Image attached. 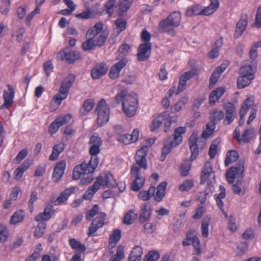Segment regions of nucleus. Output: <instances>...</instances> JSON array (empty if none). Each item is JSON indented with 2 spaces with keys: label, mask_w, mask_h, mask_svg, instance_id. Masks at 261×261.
Returning a JSON list of instances; mask_svg holds the SVG:
<instances>
[{
  "label": "nucleus",
  "mask_w": 261,
  "mask_h": 261,
  "mask_svg": "<svg viewBox=\"0 0 261 261\" xmlns=\"http://www.w3.org/2000/svg\"><path fill=\"white\" fill-rule=\"evenodd\" d=\"M99 206L97 204H95L92 208L86 212L85 214V218L90 221L96 215H98Z\"/></svg>",
  "instance_id": "53"
},
{
  "label": "nucleus",
  "mask_w": 261,
  "mask_h": 261,
  "mask_svg": "<svg viewBox=\"0 0 261 261\" xmlns=\"http://www.w3.org/2000/svg\"><path fill=\"white\" fill-rule=\"evenodd\" d=\"M212 174H214V176L215 177L214 173L213 171L212 164L210 162H207L205 163L203 167V170L200 177V184L201 185L204 184L206 182L209 176Z\"/></svg>",
  "instance_id": "28"
},
{
  "label": "nucleus",
  "mask_w": 261,
  "mask_h": 261,
  "mask_svg": "<svg viewBox=\"0 0 261 261\" xmlns=\"http://www.w3.org/2000/svg\"><path fill=\"white\" fill-rule=\"evenodd\" d=\"M198 138L197 135L192 134L189 139V144L191 151V159L195 160L199 155V149L197 144Z\"/></svg>",
  "instance_id": "24"
},
{
  "label": "nucleus",
  "mask_w": 261,
  "mask_h": 261,
  "mask_svg": "<svg viewBox=\"0 0 261 261\" xmlns=\"http://www.w3.org/2000/svg\"><path fill=\"white\" fill-rule=\"evenodd\" d=\"M245 162L243 160H240L236 166L229 168L226 173V178L227 182L233 184L234 179L237 178L236 182L232 185V191L234 193L238 195H244V191L241 188L243 182L241 180L242 174L244 171Z\"/></svg>",
  "instance_id": "2"
},
{
  "label": "nucleus",
  "mask_w": 261,
  "mask_h": 261,
  "mask_svg": "<svg viewBox=\"0 0 261 261\" xmlns=\"http://www.w3.org/2000/svg\"><path fill=\"white\" fill-rule=\"evenodd\" d=\"M24 211L22 210H19L15 212L11 216L10 220V224L15 225L22 222L24 220Z\"/></svg>",
  "instance_id": "40"
},
{
  "label": "nucleus",
  "mask_w": 261,
  "mask_h": 261,
  "mask_svg": "<svg viewBox=\"0 0 261 261\" xmlns=\"http://www.w3.org/2000/svg\"><path fill=\"white\" fill-rule=\"evenodd\" d=\"M9 236V230L3 224H0V242H4L7 240Z\"/></svg>",
  "instance_id": "59"
},
{
  "label": "nucleus",
  "mask_w": 261,
  "mask_h": 261,
  "mask_svg": "<svg viewBox=\"0 0 261 261\" xmlns=\"http://www.w3.org/2000/svg\"><path fill=\"white\" fill-rule=\"evenodd\" d=\"M57 58L72 64L81 58V54L78 51L72 50L69 47H66L58 54Z\"/></svg>",
  "instance_id": "10"
},
{
  "label": "nucleus",
  "mask_w": 261,
  "mask_h": 261,
  "mask_svg": "<svg viewBox=\"0 0 261 261\" xmlns=\"http://www.w3.org/2000/svg\"><path fill=\"white\" fill-rule=\"evenodd\" d=\"M103 181H105V185L102 184L101 186L105 185L109 188L114 189L117 186L116 181L110 173H107L105 178H103Z\"/></svg>",
  "instance_id": "42"
},
{
  "label": "nucleus",
  "mask_w": 261,
  "mask_h": 261,
  "mask_svg": "<svg viewBox=\"0 0 261 261\" xmlns=\"http://www.w3.org/2000/svg\"><path fill=\"white\" fill-rule=\"evenodd\" d=\"M238 152L234 150H229L227 152L226 157L225 160L224 164L225 166L227 167L231 163L236 162L239 158Z\"/></svg>",
  "instance_id": "38"
},
{
  "label": "nucleus",
  "mask_w": 261,
  "mask_h": 261,
  "mask_svg": "<svg viewBox=\"0 0 261 261\" xmlns=\"http://www.w3.org/2000/svg\"><path fill=\"white\" fill-rule=\"evenodd\" d=\"M181 22V15L179 12L175 11L170 14L166 19L162 20L159 24L161 32H167L172 35H175L173 27H178Z\"/></svg>",
  "instance_id": "5"
},
{
  "label": "nucleus",
  "mask_w": 261,
  "mask_h": 261,
  "mask_svg": "<svg viewBox=\"0 0 261 261\" xmlns=\"http://www.w3.org/2000/svg\"><path fill=\"white\" fill-rule=\"evenodd\" d=\"M54 214L53 206L49 204L45 207L42 213L39 214L36 216L35 220L37 222L48 221L52 217Z\"/></svg>",
  "instance_id": "22"
},
{
  "label": "nucleus",
  "mask_w": 261,
  "mask_h": 261,
  "mask_svg": "<svg viewBox=\"0 0 261 261\" xmlns=\"http://www.w3.org/2000/svg\"><path fill=\"white\" fill-rule=\"evenodd\" d=\"M102 182H103V177L101 176H98L93 185L89 187L86 190L83 196V198L86 200L91 199L99 190L100 186L102 185Z\"/></svg>",
  "instance_id": "16"
},
{
  "label": "nucleus",
  "mask_w": 261,
  "mask_h": 261,
  "mask_svg": "<svg viewBox=\"0 0 261 261\" xmlns=\"http://www.w3.org/2000/svg\"><path fill=\"white\" fill-rule=\"evenodd\" d=\"M167 186V182L166 181L162 182L156 188V192L154 196V199L156 201H161L165 195V190Z\"/></svg>",
  "instance_id": "31"
},
{
  "label": "nucleus",
  "mask_w": 261,
  "mask_h": 261,
  "mask_svg": "<svg viewBox=\"0 0 261 261\" xmlns=\"http://www.w3.org/2000/svg\"><path fill=\"white\" fill-rule=\"evenodd\" d=\"M38 199V193L36 191H34L31 192V197L28 202V206L30 211L32 213L34 210V203Z\"/></svg>",
  "instance_id": "61"
},
{
  "label": "nucleus",
  "mask_w": 261,
  "mask_h": 261,
  "mask_svg": "<svg viewBox=\"0 0 261 261\" xmlns=\"http://www.w3.org/2000/svg\"><path fill=\"white\" fill-rule=\"evenodd\" d=\"M247 25V15L242 14L240 19L237 23L235 32L233 35L234 38H238L240 37L245 30Z\"/></svg>",
  "instance_id": "19"
},
{
  "label": "nucleus",
  "mask_w": 261,
  "mask_h": 261,
  "mask_svg": "<svg viewBox=\"0 0 261 261\" xmlns=\"http://www.w3.org/2000/svg\"><path fill=\"white\" fill-rule=\"evenodd\" d=\"M142 254V248L139 246H135L129 254L128 261H141Z\"/></svg>",
  "instance_id": "32"
},
{
  "label": "nucleus",
  "mask_w": 261,
  "mask_h": 261,
  "mask_svg": "<svg viewBox=\"0 0 261 261\" xmlns=\"http://www.w3.org/2000/svg\"><path fill=\"white\" fill-rule=\"evenodd\" d=\"M150 207L148 203H146L141 208L139 218V222L143 223L146 221L150 218Z\"/></svg>",
  "instance_id": "34"
},
{
  "label": "nucleus",
  "mask_w": 261,
  "mask_h": 261,
  "mask_svg": "<svg viewBox=\"0 0 261 261\" xmlns=\"http://www.w3.org/2000/svg\"><path fill=\"white\" fill-rule=\"evenodd\" d=\"M115 101V103L113 104L114 107L120 102L122 103L127 102L130 105L138 106V95L134 93L127 94V91L123 90L116 95Z\"/></svg>",
  "instance_id": "9"
},
{
  "label": "nucleus",
  "mask_w": 261,
  "mask_h": 261,
  "mask_svg": "<svg viewBox=\"0 0 261 261\" xmlns=\"http://www.w3.org/2000/svg\"><path fill=\"white\" fill-rule=\"evenodd\" d=\"M253 105V100L251 97H248L243 102L239 112L240 119L239 122L240 126L244 122V118L250 107Z\"/></svg>",
  "instance_id": "25"
},
{
  "label": "nucleus",
  "mask_w": 261,
  "mask_h": 261,
  "mask_svg": "<svg viewBox=\"0 0 261 261\" xmlns=\"http://www.w3.org/2000/svg\"><path fill=\"white\" fill-rule=\"evenodd\" d=\"M253 133V128L246 129L242 135L241 141L246 143L249 142L252 139L251 135Z\"/></svg>",
  "instance_id": "58"
},
{
  "label": "nucleus",
  "mask_w": 261,
  "mask_h": 261,
  "mask_svg": "<svg viewBox=\"0 0 261 261\" xmlns=\"http://www.w3.org/2000/svg\"><path fill=\"white\" fill-rule=\"evenodd\" d=\"M121 232L120 229H115L113 231L109 238L110 244H116L120 239Z\"/></svg>",
  "instance_id": "54"
},
{
  "label": "nucleus",
  "mask_w": 261,
  "mask_h": 261,
  "mask_svg": "<svg viewBox=\"0 0 261 261\" xmlns=\"http://www.w3.org/2000/svg\"><path fill=\"white\" fill-rule=\"evenodd\" d=\"M137 217V215L134 213V211L130 210L128 211L124 216L123 223L126 225L133 224Z\"/></svg>",
  "instance_id": "46"
},
{
  "label": "nucleus",
  "mask_w": 261,
  "mask_h": 261,
  "mask_svg": "<svg viewBox=\"0 0 261 261\" xmlns=\"http://www.w3.org/2000/svg\"><path fill=\"white\" fill-rule=\"evenodd\" d=\"M248 244L247 242H244L241 243L238 245L236 250V253L237 256L243 255L247 250Z\"/></svg>",
  "instance_id": "57"
},
{
  "label": "nucleus",
  "mask_w": 261,
  "mask_h": 261,
  "mask_svg": "<svg viewBox=\"0 0 261 261\" xmlns=\"http://www.w3.org/2000/svg\"><path fill=\"white\" fill-rule=\"evenodd\" d=\"M164 115H161L158 117H156L152 121V125L151 126V131L153 132L158 128L163 122V120L164 119Z\"/></svg>",
  "instance_id": "56"
},
{
  "label": "nucleus",
  "mask_w": 261,
  "mask_h": 261,
  "mask_svg": "<svg viewBox=\"0 0 261 261\" xmlns=\"http://www.w3.org/2000/svg\"><path fill=\"white\" fill-rule=\"evenodd\" d=\"M127 63L126 58H123L118 62L115 63L111 68L109 72V76L112 80L117 79L121 70L124 68Z\"/></svg>",
  "instance_id": "20"
},
{
  "label": "nucleus",
  "mask_w": 261,
  "mask_h": 261,
  "mask_svg": "<svg viewBox=\"0 0 261 261\" xmlns=\"http://www.w3.org/2000/svg\"><path fill=\"white\" fill-rule=\"evenodd\" d=\"M71 118V115L67 114L64 117H60L56 119L55 120L49 125L48 132L50 134H55L58 131L60 126L69 122Z\"/></svg>",
  "instance_id": "15"
},
{
  "label": "nucleus",
  "mask_w": 261,
  "mask_h": 261,
  "mask_svg": "<svg viewBox=\"0 0 261 261\" xmlns=\"http://www.w3.org/2000/svg\"><path fill=\"white\" fill-rule=\"evenodd\" d=\"M155 139L154 138H150L146 140L148 145H143L140 149H138L136 153L135 160L137 164L144 169L147 168V164L146 161V155L147 154L148 149L152 144L154 143Z\"/></svg>",
  "instance_id": "7"
},
{
  "label": "nucleus",
  "mask_w": 261,
  "mask_h": 261,
  "mask_svg": "<svg viewBox=\"0 0 261 261\" xmlns=\"http://www.w3.org/2000/svg\"><path fill=\"white\" fill-rule=\"evenodd\" d=\"M87 40L83 43L82 47L84 50L87 51L91 49H93L96 47L95 43H94L93 39L91 37H87Z\"/></svg>",
  "instance_id": "55"
},
{
  "label": "nucleus",
  "mask_w": 261,
  "mask_h": 261,
  "mask_svg": "<svg viewBox=\"0 0 261 261\" xmlns=\"http://www.w3.org/2000/svg\"><path fill=\"white\" fill-rule=\"evenodd\" d=\"M137 106L130 105L127 102L122 103V110L127 117H130L136 114Z\"/></svg>",
  "instance_id": "36"
},
{
  "label": "nucleus",
  "mask_w": 261,
  "mask_h": 261,
  "mask_svg": "<svg viewBox=\"0 0 261 261\" xmlns=\"http://www.w3.org/2000/svg\"><path fill=\"white\" fill-rule=\"evenodd\" d=\"M94 171L90 172H81L80 174V177L77 179H75L73 177V174L72 175V177L75 180H77L80 178V183L82 185H85L89 184L91 182L94 178L92 173Z\"/></svg>",
  "instance_id": "35"
},
{
  "label": "nucleus",
  "mask_w": 261,
  "mask_h": 261,
  "mask_svg": "<svg viewBox=\"0 0 261 261\" xmlns=\"http://www.w3.org/2000/svg\"><path fill=\"white\" fill-rule=\"evenodd\" d=\"M108 70L106 64L98 63L91 70V74L92 78L97 79L105 75Z\"/></svg>",
  "instance_id": "23"
},
{
  "label": "nucleus",
  "mask_w": 261,
  "mask_h": 261,
  "mask_svg": "<svg viewBox=\"0 0 261 261\" xmlns=\"http://www.w3.org/2000/svg\"><path fill=\"white\" fill-rule=\"evenodd\" d=\"M255 63L252 65L245 64L242 66L239 69L240 76L237 80V86L239 89H243L248 86L254 79V73L256 70Z\"/></svg>",
  "instance_id": "4"
},
{
  "label": "nucleus",
  "mask_w": 261,
  "mask_h": 261,
  "mask_svg": "<svg viewBox=\"0 0 261 261\" xmlns=\"http://www.w3.org/2000/svg\"><path fill=\"white\" fill-rule=\"evenodd\" d=\"M95 112L97 115V122L99 126H102L109 121L110 109L104 99H101L98 102Z\"/></svg>",
  "instance_id": "6"
},
{
  "label": "nucleus",
  "mask_w": 261,
  "mask_h": 261,
  "mask_svg": "<svg viewBox=\"0 0 261 261\" xmlns=\"http://www.w3.org/2000/svg\"><path fill=\"white\" fill-rule=\"evenodd\" d=\"M107 215L104 213H99L98 216L95 217L91 223L87 234L88 236H93L98 229L103 227L105 224V220Z\"/></svg>",
  "instance_id": "11"
},
{
  "label": "nucleus",
  "mask_w": 261,
  "mask_h": 261,
  "mask_svg": "<svg viewBox=\"0 0 261 261\" xmlns=\"http://www.w3.org/2000/svg\"><path fill=\"white\" fill-rule=\"evenodd\" d=\"M140 168H141L140 166L138 167L135 165H133L131 168V177L134 179L130 187L133 191H139L143 186L145 181V178L140 175Z\"/></svg>",
  "instance_id": "8"
},
{
  "label": "nucleus",
  "mask_w": 261,
  "mask_h": 261,
  "mask_svg": "<svg viewBox=\"0 0 261 261\" xmlns=\"http://www.w3.org/2000/svg\"><path fill=\"white\" fill-rule=\"evenodd\" d=\"M201 9L198 5H194L188 8L186 12V15L188 17H192L194 15H201Z\"/></svg>",
  "instance_id": "48"
},
{
  "label": "nucleus",
  "mask_w": 261,
  "mask_h": 261,
  "mask_svg": "<svg viewBox=\"0 0 261 261\" xmlns=\"http://www.w3.org/2000/svg\"><path fill=\"white\" fill-rule=\"evenodd\" d=\"M151 51V43H143L138 48L137 59L140 62L146 61L150 56Z\"/></svg>",
  "instance_id": "13"
},
{
  "label": "nucleus",
  "mask_w": 261,
  "mask_h": 261,
  "mask_svg": "<svg viewBox=\"0 0 261 261\" xmlns=\"http://www.w3.org/2000/svg\"><path fill=\"white\" fill-rule=\"evenodd\" d=\"M114 23L116 25L114 29V34L117 36L121 32L124 31L126 28L127 21L121 18L117 19Z\"/></svg>",
  "instance_id": "33"
},
{
  "label": "nucleus",
  "mask_w": 261,
  "mask_h": 261,
  "mask_svg": "<svg viewBox=\"0 0 261 261\" xmlns=\"http://www.w3.org/2000/svg\"><path fill=\"white\" fill-rule=\"evenodd\" d=\"M116 0H109L105 4V8L107 13L109 16H112L114 13V8L115 6Z\"/></svg>",
  "instance_id": "60"
},
{
  "label": "nucleus",
  "mask_w": 261,
  "mask_h": 261,
  "mask_svg": "<svg viewBox=\"0 0 261 261\" xmlns=\"http://www.w3.org/2000/svg\"><path fill=\"white\" fill-rule=\"evenodd\" d=\"M10 0H3L0 6V12L2 14L7 15L9 10L10 6Z\"/></svg>",
  "instance_id": "62"
},
{
  "label": "nucleus",
  "mask_w": 261,
  "mask_h": 261,
  "mask_svg": "<svg viewBox=\"0 0 261 261\" xmlns=\"http://www.w3.org/2000/svg\"><path fill=\"white\" fill-rule=\"evenodd\" d=\"M102 140L97 133H94L89 140L90 145L89 153L91 155L90 160L88 163L83 162L80 165H76L73 170V177L77 179L80 177L81 172H90L94 171L97 168L99 159L97 156L100 151V146L102 145Z\"/></svg>",
  "instance_id": "1"
},
{
  "label": "nucleus",
  "mask_w": 261,
  "mask_h": 261,
  "mask_svg": "<svg viewBox=\"0 0 261 261\" xmlns=\"http://www.w3.org/2000/svg\"><path fill=\"white\" fill-rule=\"evenodd\" d=\"M78 190L79 188L76 187H72L66 189L60 194L59 196L56 199L55 202L57 204H60L61 203H64L67 200L69 196L71 194Z\"/></svg>",
  "instance_id": "26"
},
{
  "label": "nucleus",
  "mask_w": 261,
  "mask_h": 261,
  "mask_svg": "<svg viewBox=\"0 0 261 261\" xmlns=\"http://www.w3.org/2000/svg\"><path fill=\"white\" fill-rule=\"evenodd\" d=\"M132 2L129 0H122L119 2V13L120 16H122L124 13L129 9Z\"/></svg>",
  "instance_id": "45"
},
{
  "label": "nucleus",
  "mask_w": 261,
  "mask_h": 261,
  "mask_svg": "<svg viewBox=\"0 0 261 261\" xmlns=\"http://www.w3.org/2000/svg\"><path fill=\"white\" fill-rule=\"evenodd\" d=\"M66 98L63 97L60 94H57L51 99L50 102V109L51 111H55L58 108L62 101Z\"/></svg>",
  "instance_id": "41"
},
{
  "label": "nucleus",
  "mask_w": 261,
  "mask_h": 261,
  "mask_svg": "<svg viewBox=\"0 0 261 261\" xmlns=\"http://www.w3.org/2000/svg\"><path fill=\"white\" fill-rule=\"evenodd\" d=\"M31 162L29 160H25L23 163L17 168H16L14 172V178L16 180L20 179L25 171H26L30 167Z\"/></svg>",
  "instance_id": "29"
},
{
  "label": "nucleus",
  "mask_w": 261,
  "mask_h": 261,
  "mask_svg": "<svg viewBox=\"0 0 261 261\" xmlns=\"http://www.w3.org/2000/svg\"><path fill=\"white\" fill-rule=\"evenodd\" d=\"M75 76L72 74H69L66 77L61 83L59 89V92L58 93L65 98H67L69 90L74 83Z\"/></svg>",
  "instance_id": "12"
},
{
  "label": "nucleus",
  "mask_w": 261,
  "mask_h": 261,
  "mask_svg": "<svg viewBox=\"0 0 261 261\" xmlns=\"http://www.w3.org/2000/svg\"><path fill=\"white\" fill-rule=\"evenodd\" d=\"M9 93L7 91H3V98L4 99V103L0 107V109H9L13 105V99L15 94V90L11 85H7Z\"/></svg>",
  "instance_id": "14"
},
{
  "label": "nucleus",
  "mask_w": 261,
  "mask_h": 261,
  "mask_svg": "<svg viewBox=\"0 0 261 261\" xmlns=\"http://www.w3.org/2000/svg\"><path fill=\"white\" fill-rule=\"evenodd\" d=\"M186 127H178L174 132L172 136H169L164 140V147L162 150L161 161H164L167 155L171 152L172 148L180 144L182 141V135L186 132Z\"/></svg>",
  "instance_id": "3"
},
{
  "label": "nucleus",
  "mask_w": 261,
  "mask_h": 261,
  "mask_svg": "<svg viewBox=\"0 0 261 261\" xmlns=\"http://www.w3.org/2000/svg\"><path fill=\"white\" fill-rule=\"evenodd\" d=\"M69 243L72 249L80 252H84L86 250L85 245L75 239H70Z\"/></svg>",
  "instance_id": "43"
},
{
  "label": "nucleus",
  "mask_w": 261,
  "mask_h": 261,
  "mask_svg": "<svg viewBox=\"0 0 261 261\" xmlns=\"http://www.w3.org/2000/svg\"><path fill=\"white\" fill-rule=\"evenodd\" d=\"M66 168V162L62 160L58 162L54 168L53 174V180L54 182H57L62 177Z\"/></svg>",
  "instance_id": "21"
},
{
  "label": "nucleus",
  "mask_w": 261,
  "mask_h": 261,
  "mask_svg": "<svg viewBox=\"0 0 261 261\" xmlns=\"http://www.w3.org/2000/svg\"><path fill=\"white\" fill-rule=\"evenodd\" d=\"M160 257V253L156 250H151L145 256L143 261H156Z\"/></svg>",
  "instance_id": "50"
},
{
  "label": "nucleus",
  "mask_w": 261,
  "mask_h": 261,
  "mask_svg": "<svg viewBox=\"0 0 261 261\" xmlns=\"http://www.w3.org/2000/svg\"><path fill=\"white\" fill-rule=\"evenodd\" d=\"M216 128L215 123H209L206 124V129L201 134V137L204 139L209 138L213 133Z\"/></svg>",
  "instance_id": "44"
},
{
  "label": "nucleus",
  "mask_w": 261,
  "mask_h": 261,
  "mask_svg": "<svg viewBox=\"0 0 261 261\" xmlns=\"http://www.w3.org/2000/svg\"><path fill=\"white\" fill-rule=\"evenodd\" d=\"M224 109L225 110L226 115L225 119L224 120L223 123L225 125H228L234 120L236 117V109L233 104L231 102H228L224 105Z\"/></svg>",
  "instance_id": "17"
},
{
  "label": "nucleus",
  "mask_w": 261,
  "mask_h": 261,
  "mask_svg": "<svg viewBox=\"0 0 261 261\" xmlns=\"http://www.w3.org/2000/svg\"><path fill=\"white\" fill-rule=\"evenodd\" d=\"M197 73V70L192 68L191 70L185 72L179 78V84L178 86V92L184 91L187 87V81L192 78Z\"/></svg>",
  "instance_id": "18"
},
{
  "label": "nucleus",
  "mask_w": 261,
  "mask_h": 261,
  "mask_svg": "<svg viewBox=\"0 0 261 261\" xmlns=\"http://www.w3.org/2000/svg\"><path fill=\"white\" fill-rule=\"evenodd\" d=\"M94 104V100L91 99L85 100L84 102L82 109L80 110V114L82 116L86 115L93 109Z\"/></svg>",
  "instance_id": "39"
},
{
  "label": "nucleus",
  "mask_w": 261,
  "mask_h": 261,
  "mask_svg": "<svg viewBox=\"0 0 261 261\" xmlns=\"http://www.w3.org/2000/svg\"><path fill=\"white\" fill-rule=\"evenodd\" d=\"M225 92V89L223 87L217 88L216 90L212 91L209 95L210 104L214 105L216 102L222 96Z\"/></svg>",
  "instance_id": "30"
},
{
  "label": "nucleus",
  "mask_w": 261,
  "mask_h": 261,
  "mask_svg": "<svg viewBox=\"0 0 261 261\" xmlns=\"http://www.w3.org/2000/svg\"><path fill=\"white\" fill-rule=\"evenodd\" d=\"M124 257V247L122 245H119L117 248L116 254L112 256L110 261H121Z\"/></svg>",
  "instance_id": "49"
},
{
  "label": "nucleus",
  "mask_w": 261,
  "mask_h": 261,
  "mask_svg": "<svg viewBox=\"0 0 261 261\" xmlns=\"http://www.w3.org/2000/svg\"><path fill=\"white\" fill-rule=\"evenodd\" d=\"M224 117V113L222 111H214L211 113L210 118L212 123H216L219 122L223 119Z\"/></svg>",
  "instance_id": "47"
},
{
  "label": "nucleus",
  "mask_w": 261,
  "mask_h": 261,
  "mask_svg": "<svg viewBox=\"0 0 261 261\" xmlns=\"http://www.w3.org/2000/svg\"><path fill=\"white\" fill-rule=\"evenodd\" d=\"M194 185L192 180H186L184 183L180 185L179 189L182 191H187L191 189Z\"/></svg>",
  "instance_id": "64"
},
{
  "label": "nucleus",
  "mask_w": 261,
  "mask_h": 261,
  "mask_svg": "<svg viewBox=\"0 0 261 261\" xmlns=\"http://www.w3.org/2000/svg\"><path fill=\"white\" fill-rule=\"evenodd\" d=\"M108 38V34H100L98 38L96 39L93 40L95 42V45L96 46L101 47L103 46L105 42H106Z\"/></svg>",
  "instance_id": "63"
},
{
  "label": "nucleus",
  "mask_w": 261,
  "mask_h": 261,
  "mask_svg": "<svg viewBox=\"0 0 261 261\" xmlns=\"http://www.w3.org/2000/svg\"><path fill=\"white\" fill-rule=\"evenodd\" d=\"M155 188L151 186L148 191H141L138 194V197L142 200L146 201L149 199L154 195Z\"/></svg>",
  "instance_id": "37"
},
{
  "label": "nucleus",
  "mask_w": 261,
  "mask_h": 261,
  "mask_svg": "<svg viewBox=\"0 0 261 261\" xmlns=\"http://www.w3.org/2000/svg\"><path fill=\"white\" fill-rule=\"evenodd\" d=\"M219 190L220 193L218 195H215V200L217 202V205L222 211L223 214L225 216V217L227 218V215L223 208L224 203L222 201V199H224L226 196V190L225 187L222 185L219 186Z\"/></svg>",
  "instance_id": "27"
},
{
  "label": "nucleus",
  "mask_w": 261,
  "mask_h": 261,
  "mask_svg": "<svg viewBox=\"0 0 261 261\" xmlns=\"http://www.w3.org/2000/svg\"><path fill=\"white\" fill-rule=\"evenodd\" d=\"M220 143V140L219 139H217L212 142L208 152L211 159L215 158L217 153L218 146L219 145Z\"/></svg>",
  "instance_id": "51"
},
{
  "label": "nucleus",
  "mask_w": 261,
  "mask_h": 261,
  "mask_svg": "<svg viewBox=\"0 0 261 261\" xmlns=\"http://www.w3.org/2000/svg\"><path fill=\"white\" fill-rule=\"evenodd\" d=\"M46 224L44 222H40L38 224L35 231L34 236L36 238H40L44 233Z\"/></svg>",
  "instance_id": "52"
}]
</instances>
